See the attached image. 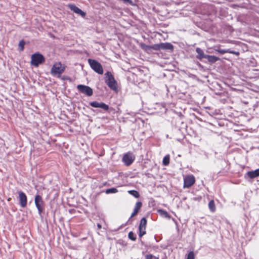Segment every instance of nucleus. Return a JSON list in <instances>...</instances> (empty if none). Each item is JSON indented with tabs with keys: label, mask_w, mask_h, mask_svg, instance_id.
Masks as SVG:
<instances>
[{
	"label": "nucleus",
	"mask_w": 259,
	"mask_h": 259,
	"mask_svg": "<svg viewBox=\"0 0 259 259\" xmlns=\"http://www.w3.org/2000/svg\"><path fill=\"white\" fill-rule=\"evenodd\" d=\"M128 193L135 198H139L140 196L139 192L136 190H130L128 191Z\"/></svg>",
	"instance_id": "obj_22"
},
{
	"label": "nucleus",
	"mask_w": 259,
	"mask_h": 259,
	"mask_svg": "<svg viewBox=\"0 0 259 259\" xmlns=\"http://www.w3.org/2000/svg\"><path fill=\"white\" fill-rule=\"evenodd\" d=\"M68 7L74 13L77 15H80L81 16H85V13L82 11L79 8L76 7L74 4H68Z\"/></svg>",
	"instance_id": "obj_13"
},
{
	"label": "nucleus",
	"mask_w": 259,
	"mask_h": 259,
	"mask_svg": "<svg viewBox=\"0 0 259 259\" xmlns=\"http://www.w3.org/2000/svg\"><path fill=\"white\" fill-rule=\"evenodd\" d=\"M246 175L250 179H253L259 176V168L254 170L249 171L246 173Z\"/></svg>",
	"instance_id": "obj_14"
},
{
	"label": "nucleus",
	"mask_w": 259,
	"mask_h": 259,
	"mask_svg": "<svg viewBox=\"0 0 259 259\" xmlns=\"http://www.w3.org/2000/svg\"><path fill=\"white\" fill-rule=\"evenodd\" d=\"M163 164L164 165H167L169 163V155H166L165 156L163 159Z\"/></svg>",
	"instance_id": "obj_21"
},
{
	"label": "nucleus",
	"mask_w": 259,
	"mask_h": 259,
	"mask_svg": "<svg viewBox=\"0 0 259 259\" xmlns=\"http://www.w3.org/2000/svg\"><path fill=\"white\" fill-rule=\"evenodd\" d=\"M65 69V66L62 65L61 62H56L51 68V73L53 76L60 77L64 71Z\"/></svg>",
	"instance_id": "obj_1"
},
{
	"label": "nucleus",
	"mask_w": 259,
	"mask_h": 259,
	"mask_svg": "<svg viewBox=\"0 0 259 259\" xmlns=\"http://www.w3.org/2000/svg\"><path fill=\"white\" fill-rule=\"evenodd\" d=\"M147 224V220L145 218H143L140 221L139 227V236L141 238L146 234V227Z\"/></svg>",
	"instance_id": "obj_10"
},
{
	"label": "nucleus",
	"mask_w": 259,
	"mask_h": 259,
	"mask_svg": "<svg viewBox=\"0 0 259 259\" xmlns=\"http://www.w3.org/2000/svg\"><path fill=\"white\" fill-rule=\"evenodd\" d=\"M90 106L94 108H100L105 111H107L109 107V106L103 102H98L97 101L91 102L90 103Z\"/></svg>",
	"instance_id": "obj_11"
},
{
	"label": "nucleus",
	"mask_w": 259,
	"mask_h": 259,
	"mask_svg": "<svg viewBox=\"0 0 259 259\" xmlns=\"http://www.w3.org/2000/svg\"><path fill=\"white\" fill-rule=\"evenodd\" d=\"M117 192H118L117 189L115 188L108 189L106 190V194L115 193H117Z\"/></svg>",
	"instance_id": "obj_24"
},
{
	"label": "nucleus",
	"mask_w": 259,
	"mask_h": 259,
	"mask_svg": "<svg viewBox=\"0 0 259 259\" xmlns=\"http://www.w3.org/2000/svg\"><path fill=\"white\" fill-rule=\"evenodd\" d=\"M215 51L218 52L219 53H220L221 54H224L225 53H230V54H234V55H239V53L238 52L231 51L230 50L217 49V50H215Z\"/></svg>",
	"instance_id": "obj_16"
},
{
	"label": "nucleus",
	"mask_w": 259,
	"mask_h": 259,
	"mask_svg": "<svg viewBox=\"0 0 259 259\" xmlns=\"http://www.w3.org/2000/svg\"><path fill=\"white\" fill-rule=\"evenodd\" d=\"M97 227H98V229H101V225L100 224H98L97 225Z\"/></svg>",
	"instance_id": "obj_33"
},
{
	"label": "nucleus",
	"mask_w": 259,
	"mask_h": 259,
	"mask_svg": "<svg viewBox=\"0 0 259 259\" xmlns=\"http://www.w3.org/2000/svg\"><path fill=\"white\" fill-rule=\"evenodd\" d=\"M77 89L80 92L88 96H91L93 95V90L89 86L79 84L77 86Z\"/></svg>",
	"instance_id": "obj_6"
},
{
	"label": "nucleus",
	"mask_w": 259,
	"mask_h": 259,
	"mask_svg": "<svg viewBox=\"0 0 259 259\" xmlns=\"http://www.w3.org/2000/svg\"><path fill=\"white\" fill-rule=\"evenodd\" d=\"M138 213V211H136L135 210H134V211L132 213V214H131V217H134L135 215H136L137 213Z\"/></svg>",
	"instance_id": "obj_32"
},
{
	"label": "nucleus",
	"mask_w": 259,
	"mask_h": 259,
	"mask_svg": "<svg viewBox=\"0 0 259 259\" xmlns=\"http://www.w3.org/2000/svg\"><path fill=\"white\" fill-rule=\"evenodd\" d=\"M105 75L106 76L105 82L106 84L111 90L116 91L117 89V82L113 75L110 72H106Z\"/></svg>",
	"instance_id": "obj_2"
},
{
	"label": "nucleus",
	"mask_w": 259,
	"mask_h": 259,
	"mask_svg": "<svg viewBox=\"0 0 259 259\" xmlns=\"http://www.w3.org/2000/svg\"><path fill=\"white\" fill-rule=\"evenodd\" d=\"M128 236V238L133 241H135L136 240V237L135 235L132 231L129 232Z\"/></svg>",
	"instance_id": "obj_25"
},
{
	"label": "nucleus",
	"mask_w": 259,
	"mask_h": 259,
	"mask_svg": "<svg viewBox=\"0 0 259 259\" xmlns=\"http://www.w3.org/2000/svg\"><path fill=\"white\" fill-rule=\"evenodd\" d=\"M158 212L159 213V214L164 218L170 219V217L167 213V212L165 210H162V209H158Z\"/></svg>",
	"instance_id": "obj_19"
},
{
	"label": "nucleus",
	"mask_w": 259,
	"mask_h": 259,
	"mask_svg": "<svg viewBox=\"0 0 259 259\" xmlns=\"http://www.w3.org/2000/svg\"><path fill=\"white\" fill-rule=\"evenodd\" d=\"M206 59L211 63H214L220 60V58L214 56L206 55Z\"/></svg>",
	"instance_id": "obj_18"
},
{
	"label": "nucleus",
	"mask_w": 259,
	"mask_h": 259,
	"mask_svg": "<svg viewBox=\"0 0 259 259\" xmlns=\"http://www.w3.org/2000/svg\"><path fill=\"white\" fill-rule=\"evenodd\" d=\"M142 204L141 202H137L135 206L134 210L139 212L140 209L142 207Z\"/></svg>",
	"instance_id": "obj_26"
},
{
	"label": "nucleus",
	"mask_w": 259,
	"mask_h": 259,
	"mask_svg": "<svg viewBox=\"0 0 259 259\" xmlns=\"http://www.w3.org/2000/svg\"><path fill=\"white\" fill-rule=\"evenodd\" d=\"M208 207L210 210L212 212H214L215 210V206L214 202L213 200H211L209 201L208 203Z\"/></svg>",
	"instance_id": "obj_20"
},
{
	"label": "nucleus",
	"mask_w": 259,
	"mask_h": 259,
	"mask_svg": "<svg viewBox=\"0 0 259 259\" xmlns=\"http://www.w3.org/2000/svg\"><path fill=\"white\" fill-rule=\"evenodd\" d=\"M30 63L32 65L37 67L39 64L44 63L45 58L44 56L39 53H36L31 55Z\"/></svg>",
	"instance_id": "obj_3"
},
{
	"label": "nucleus",
	"mask_w": 259,
	"mask_h": 259,
	"mask_svg": "<svg viewBox=\"0 0 259 259\" xmlns=\"http://www.w3.org/2000/svg\"><path fill=\"white\" fill-rule=\"evenodd\" d=\"M173 46L170 43H160V50H172Z\"/></svg>",
	"instance_id": "obj_17"
},
{
	"label": "nucleus",
	"mask_w": 259,
	"mask_h": 259,
	"mask_svg": "<svg viewBox=\"0 0 259 259\" xmlns=\"http://www.w3.org/2000/svg\"><path fill=\"white\" fill-rule=\"evenodd\" d=\"M151 50H160V44H155L151 46Z\"/></svg>",
	"instance_id": "obj_28"
},
{
	"label": "nucleus",
	"mask_w": 259,
	"mask_h": 259,
	"mask_svg": "<svg viewBox=\"0 0 259 259\" xmlns=\"http://www.w3.org/2000/svg\"><path fill=\"white\" fill-rule=\"evenodd\" d=\"M196 52L197 53V55L196 56V58L197 59H198L199 60H201L203 58H206V56L207 55H205L204 54V52L201 49H200L199 48H197L196 49Z\"/></svg>",
	"instance_id": "obj_15"
},
{
	"label": "nucleus",
	"mask_w": 259,
	"mask_h": 259,
	"mask_svg": "<svg viewBox=\"0 0 259 259\" xmlns=\"http://www.w3.org/2000/svg\"><path fill=\"white\" fill-rule=\"evenodd\" d=\"M141 47L143 49H144L145 51H150L151 50V46H148L145 44H142Z\"/></svg>",
	"instance_id": "obj_27"
},
{
	"label": "nucleus",
	"mask_w": 259,
	"mask_h": 259,
	"mask_svg": "<svg viewBox=\"0 0 259 259\" xmlns=\"http://www.w3.org/2000/svg\"><path fill=\"white\" fill-rule=\"evenodd\" d=\"M145 259H159V257L155 256L151 254H149L146 255Z\"/></svg>",
	"instance_id": "obj_30"
},
{
	"label": "nucleus",
	"mask_w": 259,
	"mask_h": 259,
	"mask_svg": "<svg viewBox=\"0 0 259 259\" xmlns=\"http://www.w3.org/2000/svg\"><path fill=\"white\" fill-rule=\"evenodd\" d=\"M88 63L89 65H90L91 68L96 72L98 73L99 74H102L103 73V68L101 64L99 62L97 61L89 59H88Z\"/></svg>",
	"instance_id": "obj_4"
},
{
	"label": "nucleus",
	"mask_w": 259,
	"mask_h": 259,
	"mask_svg": "<svg viewBox=\"0 0 259 259\" xmlns=\"http://www.w3.org/2000/svg\"><path fill=\"white\" fill-rule=\"evenodd\" d=\"M25 44V42L23 40H21L19 41V49L20 51H22L24 50Z\"/></svg>",
	"instance_id": "obj_23"
},
{
	"label": "nucleus",
	"mask_w": 259,
	"mask_h": 259,
	"mask_svg": "<svg viewBox=\"0 0 259 259\" xmlns=\"http://www.w3.org/2000/svg\"><path fill=\"white\" fill-rule=\"evenodd\" d=\"M35 204L38 209V213L41 214L43 209L44 201L41 196L36 195L35 197Z\"/></svg>",
	"instance_id": "obj_9"
},
{
	"label": "nucleus",
	"mask_w": 259,
	"mask_h": 259,
	"mask_svg": "<svg viewBox=\"0 0 259 259\" xmlns=\"http://www.w3.org/2000/svg\"><path fill=\"white\" fill-rule=\"evenodd\" d=\"M138 213V211H136L135 210H134V211L132 213V214H131V217H134L135 215H136L137 213Z\"/></svg>",
	"instance_id": "obj_31"
},
{
	"label": "nucleus",
	"mask_w": 259,
	"mask_h": 259,
	"mask_svg": "<svg viewBox=\"0 0 259 259\" xmlns=\"http://www.w3.org/2000/svg\"><path fill=\"white\" fill-rule=\"evenodd\" d=\"M195 258V255L193 251H190L187 256L186 259H194Z\"/></svg>",
	"instance_id": "obj_29"
},
{
	"label": "nucleus",
	"mask_w": 259,
	"mask_h": 259,
	"mask_svg": "<svg viewBox=\"0 0 259 259\" xmlns=\"http://www.w3.org/2000/svg\"><path fill=\"white\" fill-rule=\"evenodd\" d=\"M135 158V155L132 152H128L123 155L122 161L126 165L129 166L134 162Z\"/></svg>",
	"instance_id": "obj_5"
},
{
	"label": "nucleus",
	"mask_w": 259,
	"mask_h": 259,
	"mask_svg": "<svg viewBox=\"0 0 259 259\" xmlns=\"http://www.w3.org/2000/svg\"><path fill=\"white\" fill-rule=\"evenodd\" d=\"M195 182V179L193 175L186 176L184 179V188H189Z\"/></svg>",
	"instance_id": "obj_7"
},
{
	"label": "nucleus",
	"mask_w": 259,
	"mask_h": 259,
	"mask_svg": "<svg viewBox=\"0 0 259 259\" xmlns=\"http://www.w3.org/2000/svg\"><path fill=\"white\" fill-rule=\"evenodd\" d=\"M18 194L19 195V199L21 206L23 208L26 207L27 202V196L26 194L22 191H19Z\"/></svg>",
	"instance_id": "obj_12"
},
{
	"label": "nucleus",
	"mask_w": 259,
	"mask_h": 259,
	"mask_svg": "<svg viewBox=\"0 0 259 259\" xmlns=\"http://www.w3.org/2000/svg\"><path fill=\"white\" fill-rule=\"evenodd\" d=\"M202 8L204 10V12L202 13V15H207V16L214 15V10L212 6L205 4L202 6Z\"/></svg>",
	"instance_id": "obj_8"
}]
</instances>
